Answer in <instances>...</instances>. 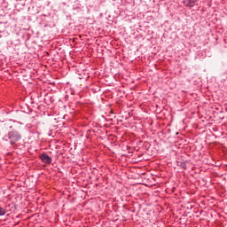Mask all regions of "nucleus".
<instances>
[{
	"mask_svg": "<svg viewBox=\"0 0 227 227\" xmlns=\"http://www.w3.org/2000/svg\"><path fill=\"white\" fill-rule=\"evenodd\" d=\"M196 3H198V0H184V4L187 8H194V4H196Z\"/></svg>",
	"mask_w": 227,
	"mask_h": 227,
	"instance_id": "obj_3",
	"label": "nucleus"
},
{
	"mask_svg": "<svg viewBox=\"0 0 227 227\" xmlns=\"http://www.w3.org/2000/svg\"><path fill=\"white\" fill-rule=\"evenodd\" d=\"M40 160L43 164H51L52 163V158L49 156L47 153H43L40 155Z\"/></svg>",
	"mask_w": 227,
	"mask_h": 227,
	"instance_id": "obj_2",
	"label": "nucleus"
},
{
	"mask_svg": "<svg viewBox=\"0 0 227 227\" xmlns=\"http://www.w3.org/2000/svg\"><path fill=\"white\" fill-rule=\"evenodd\" d=\"M10 131L3 137V141H9L11 146L17 145L22 139V126L14 124L9 127Z\"/></svg>",
	"mask_w": 227,
	"mask_h": 227,
	"instance_id": "obj_1",
	"label": "nucleus"
},
{
	"mask_svg": "<svg viewBox=\"0 0 227 227\" xmlns=\"http://www.w3.org/2000/svg\"><path fill=\"white\" fill-rule=\"evenodd\" d=\"M6 125H8L7 122L1 121H0V127H6Z\"/></svg>",
	"mask_w": 227,
	"mask_h": 227,
	"instance_id": "obj_6",
	"label": "nucleus"
},
{
	"mask_svg": "<svg viewBox=\"0 0 227 227\" xmlns=\"http://www.w3.org/2000/svg\"><path fill=\"white\" fill-rule=\"evenodd\" d=\"M177 166H179L181 169H187V161H179Z\"/></svg>",
	"mask_w": 227,
	"mask_h": 227,
	"instance_id": "obj_4",
	"label": "nucleus"
},
{
	"mask_svg": "<svg viewBox=\"0 0 227 227\" xmlns=\"http://www.w3.org/2000/svg\"><path fill=\"white\" fill-rule=\"evenodd\" d=\"M6 215V209H4V207L0 206V215Z\"/></svg>",
	"mask_w": 227,
	"mask_h": 227,
	"instance_id": "obj_5",
	"label": "nucleus"
}]
</instances>
